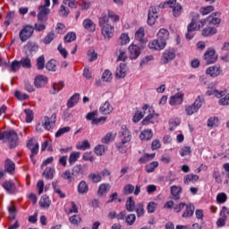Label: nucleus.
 <instances>
[{"instance_id": "1", "label": "nucleus", "mask_w": 229, "mask_h": 229, "mask_svg": "<svg viewBox=\"0 0 229 229\" xmlns=\"http://www.w3.org/2000/svg\"><path fill=\"white\" fill-rule=\"evenodd\" d=\"M141 110L143 111H137L133 117H132V123H139L142 117L146 114V111L148 110V114L142 120L141 124L143 126H148L149 124H155V123H158V114L155 113V110L153 107H150L149 105L144 104L141 107Z\"/></svg>"}, {"instance_id": "2", "label": "nucleus", "mask_w": 229, "mask_h": 229, "mask_svg": "<svg viewBox=\"0 0 229 229\" xmlns=\"http://www.w3.org/2000/svg\"><path fill=\"white\" fill-rule=\"evenodd\" d=\"M99 26L102 28L101 33L105 40H110V38L114 37L115 28L108 23V16H106V14H104L99 18Z\"/></svg>"}, {"instance_id": "3", "label": "nucleus", "mask_w": 229, "mask_h": 229, "mask_svg": "<svg viewBox=\"0 0 229 229\" xmlns=\"http://www.w3.org/2000/svg\"><path fill=\"white\" fill-rule=\"evenodd\" d=\"M4 142L8 143L10 149H13V148H17V146H19V135L13 130L5 131Z\"/></svg>"}, {"instance_id": "4", "label": "nucleus", "mask_w": 229, "mask_h": 229, "mask_svg": "<svg viewBox=\"0 0 229 229\" xmlns=\"http://www.w3.org/2000/svg\"><path fill=\"white\" fill-rule=\"evenodd\" d=\"M130 140H131V134L128 130L123 132L122 142L116 143V148L120 153H126L128 151V146H130Z\"/></svg>"}, {"instance_id": "5", "label": "nucleus", "mask_w": 229, "mask_h": 229, "mask_svg": "<svg viewBox=\"0 0 229 229\" xmlns=\"http://www.w3.org/2000/svg\"><path fill=\"white\" fill-rule=\"evenodd\" d=\"M159 6H162L163 8H165L166 6L172 8L174 17H180L183 12V7H182V4L177 3L176 0H168L165 2L163 5L160 4Z\"/></svg>"}, {"instance_id": "6", "label": "nucleus", "mask_w": 229, "mask_h": 229, "mask_svg": "<svg viewBox=\"0 0 229 229\" xmlns=\"http://www.w3.org/2000/svg\"><path fill=\"white\" fill-rule=\"evenodd\" d=\"M33 33H35V28L31 25H25L19 33L20 40L26 42V40L33 37Z\"/></svg>"}, {"instance_id": "7", "label": "nucleus", "mask_w": 229, "mask_h": 229, "mask_svg": "<svg viewBox=\"0 0 229 229\" xmlns=\"http://www.w3.org/2000/svg\"><path fill=\"white\" fill-rule=\"evenodd\" d=\"M202 105L203 98L199 96L191 106H186L185 111L187 113V115H193V114H196V112H198V110L201 108Z\"/></svg>"}, {"instance_id": "8", "label": "nucleus", "mask_w": 229, "mask_h": 229, "mask_svg": "<svg viewBox=\"0 0 229 229\" xmlns=\"http://www.w3.org/2000/svg\"><path fill=\"white\" fill-rule=\"evenodd\" d=\"M217 58L218 55L216 53V49L212 47L208 48L203 55V60L208 64V65H210V64H216L217 62Z\"/></svg>"}, {"instance_id": "9", "label": "nucleus", "mask_w": 229, "mask_h": 229, "mask_svg": "<svg viewBox=\"0 0 229 229\" xmlns=\"http://www.w3.org/2000/svg\"><path fill=\"white\" fill-rule=\"evenodd\" d=\"M175 57L176 51H174V48H169L165 50V52L163 53L161 62L165 65L166 64H169V62H172V60H174Z\"/></svg>"}, {"instance_id": "10", "label": "nucleus", "mask_w": 229, "mask_h": 229, "mask_svg": "<svg viewBox=\"0 0 229 229\" xmlns=\"http://www.w3.org/2000/svg\"><path fill=\"white\" fill-rule=\"evenodd\" d=\"M158 19V12L157 11V7L150 6L148 13V26H153L157 20Z\"/></svg>"}, {"instance_id": "11", "label": "nucleus", "mask_w": 229, "mask_h": 229, "mask_svg": "<svg viewBox=\"0 0 229 229\" xmlns=\"http://www.w3.org/2000/svg\"><path fill=\"white\" fill-rule=\"evenodd\" d=\"M205 24H207V21L205 20L196 21V20L192 19L191 23L188 24L187 29L188 31H198L199 30H201Z\"/></svg>"}, {"instance_id": "12", "label": "nucleus", "mask_w": 229, "mask_h": 229, "mask_svg": "<svg viewBox=\"0 0 229 229\" xmlns=\"http://www.w3.org/2000/svg\"><path fill=\"white\" fill-rule=\"evenodd\" d=\"M3 189H4L7 194H16L17 193V186L11 180L4 181L2 184Z\"/></svg>"}, {"instance_id": "13", "label": "nucleus", "mask_w": 229, "mask_h": 229, "mask_svg": "<svg viewBox=\"0 0 229 229\" xmlns=\"http://www.w3.org/2000/svg\"><path fill=\"white\" fill-rule=\"evenodd\" d=\"M203 21H206V24H213L214 26H216V24H220L221 13L216 12L210 14L207 19H203Z\"/></svg>"}, {"instance_id": "14", "label": "nucleus", "mask_w": 229, "mask_h": 229, "mask_svg": "<svg viewBox=\"0 0 229 229\" xmlns=\"http://www.w3.org/2000/svg\"><path fill=\"white\" fill-rule=\"evenodd\" d=\"M221 72H223V70H221V66L219 64H215L206 70V74H208L211 78H217Z\"/></svg>"}, {"instance_id": "15", "label": "nucleus", "mask_w": 229, "mask_h": 229, "mask_svg": "<svg viewBox=\"0 0 229 229\" xmlns=\"http://www.w3.org/2000/svg\"><path fill=\"white\" fill-rule=\"evenodd\" d=\"M38 21H47V15H49V13L51 12L49 8L46 6H38Z\"/></svg>"}, {"instance_id": "16", "label": "nucleus", "mask_w": 229, "mask_h": 229, "mask_svg": "<svg viewBox=\"0 0 229 229\" xmlns=\"http://www.w3.org/2000/svg\"><path fill=\"white\" fill-rule=\"evenodd\" d=\"M157 37L160 42L167 46V40L170 37L169 30L167 29H160L157 34Z\"/></svg>"}, {"instance_id": "17", "label": "nucleus", "mask_w": 229, "mask_h": 229, "mask_svg": "<svg viewBox=\"0 0 229 229\" xmlns=\"http://www.w3.org/2000/svg\"><path fill=\"white\" fill-rule=\"evenodd\" d=\"M56 123V114H53L51 117L48 116L44 117V123H43V128L45 130H51L53 128V125Z\"/></svg>"}, {"instance_id": "18", "label": "nucleus", "mask_w": 229, "mask_h": 229, "mask_svg": "<svg viewBox=\"0 0 229 229\" xmlns=\"http://www.w3.org/2000/svg\"><path fill=\"white\" fill-rule=\"evenodd\" d=\"M165 44L162 41L158 40V38L157 39H153L148 43L149 49H154L155 51H162V49H165Z\"/></svg>"}, {"instance_id": "19", "label": "nucleus", "mask_w": 229, "mask_h": 229, "mask_svg": "<svg viewBox=\"0 0 229 229\" xmlns=\"http://www.w3.org/2000/svg\"><path fill=\"white\" fill-rule=\"evenodd\" d=\"M99 112L103 115H110L114 112V106L110 102L106 101L100 107Z\"/></svg>"}, {"instance_id": "20", "label": "nucleus", "mask_w": 229, "mask_h": 229, "mask_svg": "<svg viewBox=\"0 0 229 229\" xmlns=\"http://www.w3.org/2000/svg\"><path fill=\"white\" fill-rule=\"evenodd\" d=\"M182 103H183V93H177L170 98L169 105L171 106H176L182 105Z\"/></svg>"}, {"instance_id": "21", "label": "nucleus", "mask_w": 229, "mask_h": 229, "mask_svg": "<svg viewBox=\"0 0 229 229\" xmlns=\"http://www.w3.org/2000/svg\"><path fill=\"white\" fill-rule=\"evenodd\" d=\"M34 85L37 89L46 87L47 85V77H46L45 75L36 76Z\"/></svg>"}, {"instance_id": "22", "label": "nucleus", "mask_w": 229, "mask_h": 229, "mask_svg": "<svg viewBox=\"0 0 229 229\" xmlns=\"http://www.w3.org/2000/svg\"><path fill=\"white\" fill-rule=\"evenodd\" d=\"M129 52H130L129 57L131 58V60H137V58H139L140 55V47H139L136 45H131L129 47Z\"/></svg>"}, {"instance_id": "23", "label": "nucleus", "mask_w": 229, "mask_h": 229, "mask_svg": "<svg viewBox=\"0 0 229 229\" xmlns=\"http://www.w3.org/2000/svg\"><path fill=\"white\" fill-rule=\"evenodd\" d=\"M82 26L86 31H89V33H94L96 31V23L90 19H85L82 21Z\"/></svg>"}, {"instance_id": "24", "label": "nucleus", "mask_w": 229, "mask_h": 229, "mask_svg": "<svg viewBox=\"0 0 229 229\" xmlns=\"http://www.w3.org/2000/svg\"><path fill=\"white\" fill-rule=\"evenodd\" d=\"M126 72H128V66H126V64L122 63L115 71V76L116 78H125Z\"/></svg>"}, {"instance_id": "25", "label": "nucleus", "mask_w": 229, "mask_h": 229, "mask_svg": "<svg viewBox=\"0 0 229 229\" xmlns=\"http://www.w3.org/2000/svg\"><path fill=\"white\" fill-rule=\"evenodd\" d=\"M185 210L182 215V217H192L194 216V210L196 208L194 207V204H185Z\"/></svg>"}, {"instance_id": "26", "label": "nucleus", "mask_w": 229, "mask_h": 229, "mask_svg": "<svg viewBox=\"0 0 229 229\" xmlns=\"http://www.w3.org/2000/svg\"><path fill=\"white\" fill-rule=\"evenodd\" d=\"M199 180V176L194 174H189L183 177L184 185H189L190 183H196Z\"/></svg>"}, {"instance_id": "27", "label": "nucleus", "mask_w": 229, "mask_h": 229, "mask_svg": "<svg viewBox=\"0 0 229 229\" xmlns=\"http://www.w3.org/2000/svg\"><path fill=\"white\" fill-rule=\"evenodd\" d=\"M116 133L114 131L107 132L102 139L101 142L102 144H110V142H114L116 137Z\"/></svg>"}, {"instance_id": "28", "label": "nucleus", "mask_w": 229, "mask_h": 229, "mask_svg": "<svg viewBox=\"0 0 229 229\" xmlns=\"http://www.w3.org/2000/svg\"><path fill=\"white\" fill-rule=\"evenodd\" d=\"M171 194H172L173 199H175V201L180 199V194H182V187L173 185L171 187Z\"/></svg>"}, {"instance_id": "29", "label": "nucleus", "mask_w": 229, "mask_h": 229, "mask_svg": "<svg viewBox=\"0 0 229 229\" xmlns=\"http://www.w3.org/2000/svg\"><path fill=\"white\" fill-rule=\"evenodd\" d=\"M140 140H151L153 139V131L151 129H146L140 134Z\"/></svg>"}, {"instance_id": "30", "label": "nucleus", "mask_w": 229, "mask_h": 229, "mask_svg": "<svg viewBox=\"0 0 229 229\" xmlns=\"http://www.w3.org/2000/svg\"><path fill=\"white\" fill-rule=\"evenodd\" d=\"M78 101H80V93H75L69 98L67 107L73 108L75 105H78Z\"/></svg>"}, {"instance_id": "31", "label": "nucleus", "mask_w": 229, "mask_h": 229, "mask_svg": "<svg viewBox=\"0 0 229 229\" xmlns=\"http://www.w3.org/2000/svg\"><path fill=\"white\" fill-rule=\"evenodd\" d=\"M5 171L9 173V174H13L15 173V163L10 159H6L4 163Z\"/></svg>"}, {"instance_id": "32", "label": "nucleus", "mask_w": 229, "mask_h": 229, "mask_svg": "<svg viewBox=\"0 0 229 229\" xmlns=\"http://www.w3.org/2000/svg\"><path fill=\"white\" fill-rule=\"evenodd\" d=\"M88 178L93 183H99V182H101L103 180V176H101V174H99V172H95V173L89 174Z\"/></svg>"}, {"instance_id": "33", "label": "nucleus", "mask_w": 229, "mask_h": 229, "mask_svg": "<svg viewBox=\"0 0 229 229\" xmlns=\"http://www.w3.org/2000/svg\"><path fill=\"white\" fill-rule=\"evenodd\" d=\"M79 194H87L89 192V184L86 181H81L77 187Z\"/></svg>"}, {"instance_id": "34", "label": "nucleus", "mask_w": 229, "mask_h": 229, "mask_svg": "<svg viewBox=\"0 0 229 229\" xmlns=\"http://www.w3.org/2000/svg\"><path fill=\"white\" fill-rule=\"evenodd\" d=\"M110 191V184L108 183H102L99 185L98 190V196H105Z\"/></svg>"}, {"instance_id": "35", "label": "nucleus", "mask_w": 229, "mask_h": 229, "mask_svg": "<svg viewBox=\"0 0 229 229\" xmlns=\"http://www.w3.org/2000/svg\"><path fill=\"white\" fill-rule=\"evenodd\" d=\"M39 207L41 208H49L51 207V200H49V197L47 195H43L39 199Z\"/></svg>"}, {"instance_id": "36", "label": "nucleus", "mask_w": 229, "mask_h": 229, "mask_svg": "<svg viewBox=\"0 0 229 229\" xmlns=\"http://www.w3.org/2000/svg\"><path fill=\"white\" fill-rule=\"evenodd\" d=\"M135 40H138L141 44H145L146 38H144V28H140L135 33Z\"/></svg>"}, {"instance_id": "37", "label": "nucleus", "mask_w": 229, "mask_h": 229, "mask_svg": "<svg viewBox=\"0 0 229 229\" xmlns=\"http://www.w3.org/2000/svg\"><path fill=\"white\" fill-rule=\"evenodd\" d=\"M38 144L34 145V147L29 148L30 150V160L34 164H37V159H35L36 155H38Z\"/></svg>"}, {"instance_id": "38", "label": "nucleus", "mask_w": 229, "mask_h": 229, "mask_svg": "<svg viewBox=\"0 0 229 229\" xmlns=\"http://www.w3.org/2000/svg\"><path fill=\"white\" fill-rule=\"evenodd\" d=\"M116 55L118 56V62H126V60H128V55H126V50L123 48L116 50Z\"/></svg>"}, {"instance_id": "39", "label": "nucleus", "mask_w": 229, "mask_h": 229, "mask_svg": "<svg viewBox=\"0 0 229 229\" xmlns=\"http://www.w3.org/2000/svg\"><path fill=\"white\" fill-rule=\"evenodd\" d=\"M126 210L128 212H133L135 210V200H133L132 197H129L125 203Z\"/></svg>"}, {"instance_id": "40", "label": "nucleus", "mask_w": 229, "mask_h": 229, "mask_svg": "<svg viewBox=\"0 0 229 229\" xmlns=\"http://www.w3.org/2000/svg\"><path fill=\"white\" fill-rule=\"evenodd\" d=\"M216 33H217V30L216 28L207 27L202 30L203 37H212V35H216Z\"/></svg>"}, {"instance_id": "41", "label": "nucleus", "mask_w": 229, "mask_h": 229, "mask_svg": "<svg viewBox=\"0 0 229 229\" xmlns=\"http://www.w3.org/2000/svg\"><path fill=\"white\" fill-rule=\"evenodd\" d=\"M43 176H45L47 180H53L55 176V168L47 167L43 172Z\"/></svg>"}, {"instance_id": "42", "label": "nucleus", "mask_w": 229, "mask_h": 229, "mask_svg": "<svg viewBox=\"0 0 229 229\" xmlns=\"http://www.w3.org/2000/svg\"><path fill=\"white\" fill-rule=\"evenodd\" d=\"M81 157V153L80 152H72L70 154L68 162L70 165H72V164H76V162H78V159Z\"/></svg>"}, {"instance_id": "43", "label": "nucleus", "mask_w": 229, "mask_h": 229, "mask_svg": "<svg viewBox=\"0 0 229 229\" xmlns=\"http://www.w3.org/2000/svg\"><path fill=\"white\" fill-rule=\"evenodd\" d=\"M55 38H56V34H55V31H50L43 39V43L47 45V44H51V42H53V40H55Z\"/></svg>"}, {"instance_id": "44", "label": "nucleus", "mask_w": 229, "mask_h": 229, "mask_svg": "<svg viewBox=\"0 0 229 229\" xmlns=\"http://www.w3.org/2000/svg\"><path fill=\"white\" fill-rule=\"evenodd\" d=\"M36 62V65L38 71H42L44 67H46V58L44 57V55L38 57Z\"/></svg>"}, {"instance_id": "45", "label": "nucleus", "mask_w": 229, "mask_h": 229, "mask_svg": "<svg viewBox=\"0 0 229 229\" xmlns=\"http://www.w3.org/2000/svg\"><path fill=\"white\" fill-rule=\"evenodd\" d=\"M106 17L108 18V21L111 20L112 22H119L120 17L115 12L108 11Z\"/></svg>"}, {"instance_id": "46", "label": "nucleus", "mask_w": 229, "mask_h": 229, "mask_svg": "<svg viewBox=\"0 0 229 229\" xmlns=\"http://www.w3.org/2000/svg\"><path fill=\"white\" fill-rule=\"evenodd\" d=\"M47 26V21H38L34 25V30L37 31H44Z\"/></svg>"}, {"instance_id": "47", "label": "nucleus", "mask_w": 229, "mask_h": 229, "mask_svg": "<svg viewBox=\"0 0 229 229\" xmlns=\"http://www.w3.org/2000/svg\"><path fill=\"white\" fill-rule=\"evenodd\" d=\"M8 69L11 72H17L21 69V63L19 61H13L8 65Z\"/></svg>"}, {"instance_id": "48", "label": "nucleus", "mask_w": 229, "mask_h": 229, "mask_svg": "<svg viewBox=\"0 0 229 229\" xmlns=\"http://www.w3.org/2000/svg\"><path fill=\"white\" fill-rule=\"evenodd\" d=\"M20 65L25 69H31V59L30 57H23L20 61Z\"/></svg>"}, {"instance_id": "49", "label": "nucleus", "mask_w": 229, "mask_h": 229, "mask_svg": "<svg viewBox=\"0 0 229 229\" xmlns=\"http://www.w3.org/2000/svg\"><path fill=\"white\" fill-rule=\"evenodd\" d=\"M208 126H209V128H216L219 126V118H217L216 116L210 117L208 120Z\"/></svg>"}, {"instance_id": "50", "label": "nucleus", "mask_w": 229, "mask_h": 229, "mask_svg": "<svg viewBox=\"0 0 229 229\" xmlns=\"http://www.w3.org/2000/svg\"><path fill=\"white\" fill-rule=\"evenodd\" d=\"M85 169H83V165H76L72 168V176H76L78 174H84Z\"/></svg>"}, {"instance_id": "51", "label": "nucleus", "mask_w": 229, "mask_h": 229, "mask_svg": "<svg viewBox=\"0 0 229 229\" xmlns=\"http://www.w3.org/2000/svg\"><path fill=\"white\" fill-rule=\"evenodd\" d=\"M214 10H215V7L213 5H207V6L201 7L199 12L201 15H208V13H212Z\"/></svg>"}, {"instance_id": "52", "label": "nucleus", "mask_w": 229, "mask_h": 229, "mask_svg": "<svg viewBox=\"0 0 229 229\" xmlns=\"http://www.w3.org/2000/svg\"><path fill=\"white\" fill-rule=\"evenodd\" d=\"M155 158V153L153 154H145L139 159L140 164H146V162H149V160H153Z\"/></svg>"}, {"instance_id": "53", "label": "nucleus", "mask_w": 229, "mask_h": 229, "mask_svg": "<svg viewBox=\"0 0 229 229\" xmlns=\"http://www.w3.org/2000/svg\"><path fill=\"white\" fill-rule=\"evenodd\" d=\"M157 167H158V162L153 161V162L149 163L148 165H147L145 166V169L148 173H154L155 170L157 169Z\"/></svg>"}, {"instance_id": "54", "label": "nucleus", "mask_w": 229, "mask_h": 229, "mask_svg": "<svg viewBox=\"0 0 229 229\" xmlns=\"http://www.w3.org/2000/svg\"><path fill=\"white\" fill-rule=\"evenodd\" d=\"M45 67L47 71H52L53 72H55V71H56V61L51 59L47 63Z\"/></svg>"}, {"instance_id": "55", "label": "nucleus", "mask_w": 229, "mask_h": 229, "mask_svg": "<svg viewBox=\"0 0 229 229\" xmlns=\"http://www.w3.org/2000/svg\"><path fill=\"white\" fill-rule=\"evenodd\" d=\"M228 199V196L226 195V193L222 192V193H218L216 195V201L217 203H219L220 205H223V203H226V200Z\"/></svg>"}, {"instance_id": "56", "label": "nucleus", "mask_w": 229, "mask_h": 229, "mask_svg": "<svg viewBox=\"0 0 229 229\" xmlns=\"http://www.w3.org/2000/svg\"><path fill=\"white\" fill-rule=\"evenodd\" d=\"M181 157H187L192 153V149L190 146L182 147L179 151Z\"/></svg>"}, {"instance_id": "57", "label": "nucleus", "mask_w": 229, "mask_h": 229, "mask_svg": "<svg viewBox=\"0 0 229 229\" xmlns=\"http://www.w3.org/2000/svg\"><path fill=\"white\" fill-rule=\"evenodd\" d=\"M74 40H76V33L74 32H68L64 38L65 43L74 42Z\"/></svg>"}, {"instance_id": "58", "label": "nucleus", "mask_w": 229, "mask_h": 229, "mask_svg": "<svg viewBox=\"0 0 229 229\" xmlns=\"http://www.w3.org/2000/svg\"><path fill=\"white\" fill-rule=\"evenodd\" d=\"M69 221L71 223V225H78L79 223L81 222V216H80V215H73V216H71L69 217Z\"/></svg>"}, {"instance_id": "59", "label": "nucleus", "mask_w": 229, "mask_h": 229, "mask_svg": "<svg viewBox=\"0 0 229 229\" xmlns=\"http://www.w3.org/2000/svg\"><path fill=\"white\" fill-rule=\"evenodd\" d=\"M98 118V111H92L87 114L86 120L91 121V124H94V121Z\"/></svg>"}, {"instance_id": "60", "label": "nucleus", "mask_w": 229, "mask_h": 229, "mask_svg": "<svg viewBox=\"0 0 229 229\" xmlns=\"http://www.w3.org/2000/svg\"><path fill=\"white\" fill-rule=\"evenodd\" d=\"M8 210H9V219H11V221H13L17 214V208H15V206H13V204H11V206L8 208Z\"/></svg>"}, {"instance_id": "61", "label": "nucleus", "mask_w": 229, "mask_h": 229, "mask_svg": "<svg viewBox=\"0 0 229 229\" xmlns=\"http://www.w3.org/2000/svg\"><path fill=\"white\" fill-rule=\"evenodd\" d=\"M52 187L55 192L56 195L59 196V198H65V193L62 192V190H60V186L56 182L52 183Z\"/></svg>"}, {"instance_id": "62", "label": "nucleus", "mask_w": 229, "mask_h": 229, "mask_svg": "<svg viewBox=\"0 0 229 229\" xmlns=\"http://www.w3.org/2000/svg\"><path fill=\"white\" fill-rule=\"evenodd\" d=\"M61 178H63V180H67L68 182H72V173H71V170H66L61 174Z\"/></svg>"}, {"instance_id": "63", "label": "nucleus", "mask_w": 229, "mask_h": 229, "mask_svg": "<svg viewBox=\"0 0 229 229\" xmlns=\"http://www.w3.org/2000/svg\"><path fill=\"white\" fill-rule=\"evenodd\" d=\"M69 131H71V128L69 126L60 128L55 132V137H62V135H64V133H69Z\"/></svg>"}, {"instance_id": "64", "label": "nucleus", "mask_w": 229, "mask_h": 229, "mask_svg": "<svg viewBox=\"0 0 229 229\" xmlns=\"http://www.w3.org/2000/svg\"><path fill=\"white\" fill-rule=\"evenodd\" d=\"M221 98L219 99L218 103L219 105H221L222 106H226L229 105V93L225 96L220 97Z\"/></svg>"}]
</instances>
